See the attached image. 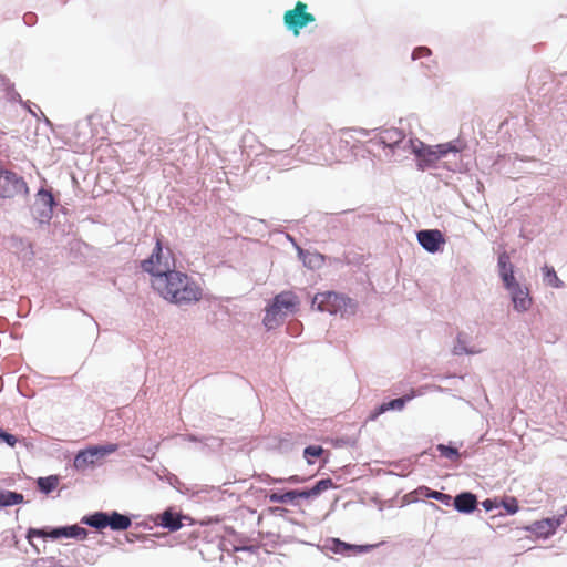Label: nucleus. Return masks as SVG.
Instances as JSON below:
<instances>
[{"mask_svg":"<svg viewBox=\"0 0 567 567\" xmlns=\"http://www.w3.org/2000/svg\"><path fill=\"white\" fill-rule=\"evenodd\" d=\"M484 505H485L486 509H489V503L485 502Z\"/></svg>","mask_w":567,"mask_h":567,"instance_id":"obj_36","label":"nucleus"},{"mask_svg":"<svg viewBox=\"0 0 567 567\" xmlns=\"http://www.w3.org/2000/svg\"><path fill=\"white\" fill-rule=\"evenodd\" d=\"M159 525L169 530H178L182 527L181 516L172 511H165L161 515Z\"/></svg>","mask_w":567,"mask_h":567,"instance_id":"obj_19","label":"nucleus"},{"mask_svg":"<svg viewBox=\"0 0 567 567\" xmlns=\"http://www.w3.org/2000/svg\"><path fill=\"white\" fill-rule=\"evenodd\" d=\"M499 272L505 286H513L515 280L513 266L509 262V257L507 254H502L498 257Z\"/></svg>","mask_w":567,"mask_h":567,"instance_id":"obj_17","label":"nucleus"},{"mask_svg":"<svg viewBox=\"0 0 567 567\" xmlns=\"http://www.w3.org/2000/svg\"><path fill=\"white\" fill-rule=\"evenodd\" d=\"M299 256L303 265L309 269H319L324 264V256L319 252L303 251L300 249Z\"/></svg>","mask_w":567,"mask_h":567,"instance_id":"obj_18","label":"nucleus"},{"mask_svg":"<svg viewBox=\"0 0 567 567\" xmlns=\"http://www.w3.org/2000/svg\"><path fill=\"white\" fill-rule=\"evenodd\" d=\"M367 549H368V546L350 545L340 539H333L332 547H331V550L337 554H347L350 550L355 551V553H362Z\"/></svg>","mask_w":567,"mask_h":567,"instance_id":"obj_20","label":"nucleus"},{"mask_svg":"<svg viewBox=\"0 0 567 567\" xmlns=\"http://www.w3.org/2000/svg\"><path fill=\"white\" fill-rule=\"evenodd\" d=\"M312 305H316L319 311L330 315L346 316L355 311V303L351 298L334 291L318 292L313 297Z\"/></svg>","mask_w":567,"mask_h":567,"instance_id":"obj_4","label":"nucleus"},{"mask_svg":"<svg viewBox=\"0 0 567 567\" xmlns=\"http://www.w3.org/2000/svg\"><path fill=\"white\" fill-rule=\"evenodd\" d=\"M537 530H544L545 534H553L556 529L554 523L550 519H544L535 524Z\"/></svg>","mask_w":567,"mask_h":567,"instance_id":"obj_29","label":"nucleus"},{"mask_svg":"<svg viewBox=\"0 0 567 567\" xmlns=\"http://www.w3.org/2000/svg\"><path fill=\"white\" fill-rule=\"evenodd\" d=\"M506 288L511 291L516 310L526 311L530 307L532 299L529 298L528 291L523 289L516 281L513 286H507Z\"/></svg>","mask_w":567,"mask_h":567,"instance_id":"obj_11","label":"nucleus"},{"mask_svg":"<svg viewBox=\"0 0 567 567\" xmlns=\"http://www.w3.org/2000/svg\"><path fill=\"white\" fill-rule=\"evenodd\" d=\"M264 482H267V483H282V482H289V483H302L305 482V480L298 475H292L290 476L289 478L287 480H284V478H274L269 475H266V478L264 480Z\"/></svg>","mask_w":567,"mask_h":567,"instance_id":"obj_31","label":"nucleus"},{"mask_svg":"<svg viewBox=\"0 0 567 567\" xmlns=\"http://www.w3.org/2000/svg\"><path fill=\"white\" fill-rule=\"evenodd\" d=\"M543 272H544V280L546 281L547 285H549L554 288L563 287V281L559 279V277L557 276L554 268L545 266L543 268Z\"/></svg>","mask_w":567,"mask_h":567,"instance_id":"obj_23","label":"nucleus"},{"mask_svg":"<svg viewBox=\"0 0 567 567\" xmlns=\"http://www.w3.org/2000/svg\"><path fill=\"white\" fill-rule=\"evenodd\" d=\"M437 156V161L442 157H444L450 152H457L456 147L453 146L451 143L446 144H439L433 146Z\"/></svg>","mask_w":567,"mask_h":567,"instance_id":"obj_28","label":"nucleus"},{"mask_svg":"<svg viewBox=\"0 0 567 567\" xmlns=\"http://www.w3.org/2000/svg\"><path fill=\"white\" fill-rule=\"evenodd\" d=\"M437 450L441 455L451 460H457L460 457L458 451L455 447H451L444 444H439Z\"/></svg>","mask_w":567,"mask_h":567,"instance_id":"obj_26","label":"nucleus"},{"mask_svg":"<svg viewBox=\"0 0 567 567\" xmlns=\"http://www.w3.org/2000/svg\"><path fill=\"white\" fill-rule=\"evenodd\" d=\"M323 453V449L317 445L307 446L303 451V455L307 458L309 464H312V461L309 457H319Z\"/></svg>","mask_w":567,"mask_h":567,"instance_id":"obj_27","label":"nucleus"},{"mask_svg":"<svg viewBox=\"0 0 567 567\" xmlns=\"http://www.w3.org/2000/svg\"><path fill=\"white\" fill-rule=\"evenodd\" d=\"M151 286L164 300L178 306L195 303L203 297L200 286L187 274L176 269L152 278Z\"/></svg>","mask_w":567,"mask_h":567,"instance_id":"obj_1","label":"nucleus"},{"mask_svg":"<svg viewBox=\"0 0 567 567\" xmlns=\"http://www.w3.org/2000/svg\"><path fill=\"white\" fill-rule=\"evenodd\" d=\"M454 506L461 513H471L477 506V498L472 493H461L454 498Z\"/></svg>","mask_w":567,"mask_h":567,"instance_id":"obj_13","label":"nucleus"},{"mask_svg":"<svg viewBox=\"0 0 567 567\" xmlns=\"http://www.w3.org/2000/svg\"><path fill=\"white\" fill-rule=\"evenodd\" d=\"M307 9V3L297 1L295 8L287 10L284 14V23L295 37H298L301 29L316 20L315 16L308 12Z\"/></svg>","mask_w":567,"mask_h":567,"instance_id":"obj_6","label":"nucleus"},{"mask_svg":"<svg viewBox=\"0 0 567 567\" xmlns=\"http://www.w3.org/2000/svg\"><path fill=\"white\" fill-rule=\"evenodd\" d=\"M430 497L436 499V501H440V502H443L445 504H449L450 499H451V496L447 495V494H444V493H441V492H437V491H433L431 494H430Z\"/></svg>","mask_w":567,"mask_h":567,"instance_id":"obj_33","label":"nucleus"},{"mask_svg":"<svg viewBox=\"0 0 567 567\" xmlns=\"http://www.w3.org/2000/svg\"><path fill=\"white\" fill-rule=\"evenodd\" d=\"M336 487L333 481L331 478H323L316 483V485L309 489L305 491H293L295 499L300 498H310L320 495L321 493L328 491L329 488Z\"/></svg>","mask_w":567,"mask_h":567,"instance_id":"obj_12","label":"nucleus"},{"mask_svg":"<svg viewBox=\"0 0 567 567\" xmlns=\"http://www.w3.org/2000/svg\"><path fill=\"white\" fill-rule=\"evenodd\" d=\"M29 188L23 177L10 171H2V199H25Z\"/></svg>","mask_w":567,"mask_h":567,"instance_id":"obj_8","label":"nucleus"},{"mask_svg":"<svg viewBox=\"0 0 567 567\" xmlns=\"http://www.w3.org/2000/svg\"><path fill=\"white\" fill-rule=\"evenodd\" d=\"M37 484L41 492L48 494L56 488V486L59 484V478H58V476H54V475L47 476V477H40L37 481Z\"/></svg>","mask_w":567,"mask_h":567,"instance_id":"obj_22","label":"nucleus"},{"mask_svg":"<svg viewBox=\"0 0 567 567\" xmlns=\"http://www.w3.org/2000/svg\"><path fill=\"white\" fill-rule=\"evenodd\" d=\"M298 306L299 299L295 292L282 291L276 295L272 302L266 308L264 324L267 329L276 328L288 315L296 312Z\"/></svg>","mask_w":567,"mask_h":567,"instance_id":"obj_3","label":"nucleus"},{"mask_svg":"<svg viewBox=\"0 0 567 567\" xmlns=\"http://www.w3.org/2000/svg\"><path fill=\"white\" fill-rule=\"evenodd\" d=\"M431 54V50L425 47H419L416 48L412 53V59L417 60L421 58L429 56Z\"/></svg>","mask_w":567,"mask_h":567,"instance_id":"obj_32","label":"nucleus"},{"mask_svg":"<svg viewBox=\"0 0 567 567\" xmlns=\"http://www.w3.org/2000/svg\"><path fill=\"white\" fill-rule=\"evenodd\" d=\"M484 505H485L486 509H489V503L485 502Z\"/></svg>","mask_w":567,"mask_h":567,"instance_id":"obj_35","label":"nucleus"},{"mask_svg":"<svg viewBox=\"0 0 567 567\" xmlns=\"http://www.w3.org/2000/svg\"><path fill=\"white\" fill-rule=\"evenodd\" d=\"M116 450V444L91 446L86 450L80 451L75 455L73 465L78 471H85L86 468L100 463L104 456L115 452Z\"/></svg>","mask_w":567,"mask_h":567,"instance_id":"obj_7","label":"nucleus"},{"mask_svg":"<svg viewBox=\"0 0 567 567\" xmlns=\"http://www.w3.org/2000/svg\"><path fill=\"white\" fill-rule=\"evenodd\" d=\"M23 501L22 494H18L14 492H2V506H10L19 504Z\"/></svg>","mask_w":567,"mask_h":567,"instance_id":"obj_24","label":"nucleus"},{"mask_svg":"<svg viewBox=\"0 0 567 567\" xmlns=\"http://www.w3.org/2000/svg\"><path fill=\"white\" fill-rule=\"evenodd\" d=\"M2 441L13 447L16 445V443L18 442V439H17V436H14L12 434L2 432Z\"/></svg>","mask_w":567,"mask_h":567,"instance_id":"obj_34","label":"nucleus"},{"mask_svg":"<svg viewBox=\"0 0 567 567\" xmlns=\"http://www.w3.org/2000/svg\"><path fill=\"white\" fill-rule=\"evenodd\" d=\"M295 499L293 491H289L285 494L271 493L269 495V501L271 503H288Z\"/></svg>","mask_w":567,"mask_h":567,"instance_id":"obj_25","label":"nucleus"},{"mask_svg":"<svg viewBox=\"0 0 567 567\" xmlns=\"http://www.w3.org/2000/svg\"><path fill=\"white\" fill-rule=\"evenodd\" d=\"M503 507L508 514H515L519 509L518 502L515 497H509L503 501Z\"/></svg>","mask_w":567,"mask_h":567,"instance_id":"obj_30","label":"nucleus"},{"mask_svg":"<svg viewBox=\"0 0 567 567\" xmlns=\"http://www.w3.org/2000/svg\"><path fill=\"white\" fill-rule=\"evenodd\" d=\"M420 245L429 252H436L445 244L443 234L439 229H426L417 233Z\"/></svg>","mask_w":567,"mask_h":567,"instance_id":"obj_10","label":"nucleus"},{"mask_svg":"<svg viewBox=\"0 0 567 567\" xmlns=\"http://www.w3.org/2000/svg\"><path fill=\"white\" fill-rule=\"evenodd\" d=\"M405 135L404 133L395 127L383 130L380 133L379 140L380 143L384 146H388L390 148L399 145L401 142H403Z\"/></svg>","mask_w":567,"mask_h":567,"instance_id":"obj_14","label":"nucleus"},{"mask_svg":"<svg viewBox=\"0 0 567 567\" xmlns=\"http://www.w3.org/2000/svg\"><path fill=\"white\" fill-rule=\"evenodd\" d=\"M86 536H87L86 529L83 527H80L78 525L53 528L51 530H47L44 528H30L27 534V538L30 543L33 537H41V538L50 537L52 539L66 537V538L84 539V538H86Z\"/></svg>","mask_w":567,"mask_h":567,"instance_id":"obj_9","label":"nucleus"},{"mask_svg":"<svg viewBox=\"0 0 567 567\" xmlns=\"http://www.w3.org/2000/svg\"><path fill=\"white\" fill-rule=\"evenodd\" d=\"M141 268L152 278H158L162 274H168L176 269V258L168 246H163L162 237H156L155 247L148 258L142 260Z\"/></svg>","mask_w":567,"mask_h":567,"instance_id":"obj_2","label":"nucleus"},{"mask_svg":"<svg viewBox=\"0 0 567 567\" xmlns=\"http://www.w3.org/2000/svg\"><path fill=\"white\" fill-rule=\"evenodd\" d=\"M409 399V396H405L382 403L380 406H378L374 411L370 413V415L368 416V421H375L379 415L383 414L389 410H402Z\"/></svg>","mask_w":567,"mask_h":567,"instance_id":"obj_15","label":"nucleus"},{"mask_svg":"<svg viewBox=\"0 0 567 567\" xmlns=\"http://www.w3.org/2000/svg\"><path fill=\"white\" fill-rule=\"evenodd\" d=\"M82 523L96 529L110 527L113 530H125L132 524L131 518L128 516L120 514L117 512H112L111 514L97 512L84 517L82 519Z\"/></svg>","mask_w":567,"mask_h":567,"instance_id":"obj_5","label":"nucleus"},{"mask_svg":"<svg viewBox=\"0 0 567 567\" xmlns=\"http://www.w3.org/2000/svg\"><path fill=\"white\" fill-rule=\"evenodd\" d=\"M417 157L426 163V165H432L437 162V156L433 146H424L422 144L421 148L414 151Z\"/></svg>","mask_w":567,"mask_h":567,"instance_id":"obj_21","label":"nucleus"},{"mask_svg":"<svg viewBox=\"0 0 567 567\" xmlns=\"http://www.w3.org/2000/svg\"><path fill=\"white\" fill-rule=\"evenodd\" d=\"M37 196V203L43 207L41 217L50 219L53 214V208L55 206V200L52 193L50 190L42 188L38 192Z\"/></svg>","mask_w":567,"mask_h":567,"instance_id":"obj_16","label":"nucleus"}]
</instances>
